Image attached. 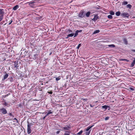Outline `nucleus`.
Here are the masks:
<instances>
[{
  "instance_id": "dca6fc26",
  "label": "nucleus",
  "mask_w": 135,
  "mask_h": 135,
  "mask_svg": "<svg viewBox=\"0 0 135 135\" xmlns=\"http://www.w3.org/2000/svg\"><path fill=\"white\" fill-rule=\"evenodd\" d=\"M70 127L68 126H66L65 127L63 128V129L64 130H68L69 128Z\"/></svg>"
},
{
  "instance_id": "6e6552de",
  "label": "nucleus",
  "mask_w": 135,
  "mask_h": 135,
  "mask_svg": "<svg viewBox=\"0 0 135 135\" xmlns=\"http://www.w3.org/2000/svg\"><path fill=\"white\" fill-rule=\"evenodd\" d=\"M35 3V2L33 1L31 2H29L28 3L29 5L31 7H33L34 5V3Z\"/></svg>"
},
{
  "instance_id": "58836bf2",
  "label": "nucleus",
  "mask_w": 135,
  "mask_h": 135,
  "mask_svg": "<svg viewBox=\"0 0 135 135\" xmlns=\"http://www.w3.org/2000/svg\"><path fill=\"white\" fill-rule=\"evenodd\" d=\"M48 92L50 94H52V91H48Z\"/></svg>"
},
{
  "instance_id": "79ce46f5",
  "label": "nucleus",
  "mask_w": 135,
  "mask_h": 135,
  "mask_svg": "<svg viewBox=\"0 0 135 135\" xmlns=\"http://www.w3.org/2000/svg\"><path fill=\"white\" fill-rule=\"evenodd\" d=\"M90 107L92 108L94 106V105H92L91 104H90Z\"/></svg>"
},
{
  "instance_id": "49530a36",
  "label": "nucleus",
  "mask_w": 135,
  "mask_h": 135,
  "mask_svg": "<svg viewBox=\"0 0 135 135\" xmlns=\"http://www.w3.org/2000/svg\"><path fill=\"white\" fill-rule=\"evenodd\" d=\"M83 99L85 101H86L87 100V99Z\"/></svg>"
},
{
  "instance_id": "cd10ccee",
  "label": "nucleus",
  "mask_w": 135,
  "mask_h": 135,
  "mask_svg": "<svg viewBox=\"0 0 135 135\" xmlns=\"http://www.w3.org/2000/svg\"><path fill=\"white\" fill-rule=\"evenodd\" d=\"M90 131H86V132L85 135H89L90 132Z\"/></svg>"
},
{
  "instance_id": "8fccbe9b",
  "label": "nucleus",
  "mask_w": 135,
  "mask_h": 135,
  "mask_svg": "<svg viewBox=\"0 0 135 135\" xmlns=\"http://www.w3.org/2000/svg\"><path fill=\"white\" fill-rule=\"evenodd\" d=\"M21 133H21V132H20V135H22L21 134Z\"/></svg>"
},
{
  "instance_id": "09e8293b",
  "label": "nucleus",
  "mask_w": 135,
  "mask_h": 135,
  "mask_svg": "<svg viewBox=\"0 0 135 135\" xmlns=\"http://www.w3.org/2000/svg\"><path fill=\"white\" fill-rule=\"evenodd\" d=\"M132 51H133L135 52V50H133Z\"/></svg>"
},
{
  "instance_id": "4468645a",
  "label": "nucleus",
  "mask_w": 135,
  "mask_h": 135,
  "mask_svg": "<svg viewBox=\"0 0 135 135\" xmlns=\"http://www.w3.org/2000/svg\"><path fill=\"white\" fill-rule=\"evenodd\" d=\"M19 8V6L18 5H16L13 7V9L14 10H16Z\"/></svg>"
},
{
  "instance_id": "4c0bfd02",
  "label": "nucleus",
  "mask_w": 135,
  "mask_h": 135,
  "mask_svg": "<svg viewBox=\"0 0 135 135\" xmlns=\"http://www.w3.org/2000/svg\"><path fill=\"white\" fill-rule=\"evenodd\" d=\"M60 78H56V81H58L60 80Z\"/></svg>"
},
{
  "instance_id": "a19ab883",
  "label": "nucleus",
  "mask_w": 135,
  "mask_h": 135,
  "mask_svg": "<svg viewBox=\"0 0 135 135\" xmlns=\"http://www.w3.org/2000/svg\"><path fill=\"white\" fill-rule=\"evenodd\" d=\"M77 32H82V31L81 30H77Z\"/></svg>"
},
{
  "instance_id": "ddd939ff",
  "label": "nucleus",
  "mask_w": 135,
  "mask_h": 135,
  "mask_svg": "<svg viewBox=\"0 0 135 135\" xmlns=\"http://www.w3.org/2000/svg\"><path fill=\"white\" fill-rule=\"evenodd\" d=\"M102 107V108L105 109V110L107 109L108 108H109L108 106L106 105L103 106Z\"/></svg>"
},
{
  "instance_id": "473e14b6",
  "label": "nucleus",
  "mask_w": 135,
  "mask_h": 135,
  "mask_svg": "<svg viewBox=\"0 0 135 135\" xmlns=\"http://www.w3.org/2000/svg\"><path fill=\"white\" fill-rule=\"evenodd\" d=\"M81 46V44H79L77 47V49H78Z\"/></svg>"
},
{
  "instance_id": "37998d69",
  "label": "nucleus",
  "mask_w": 135,
  "mask_h": 135,
  "mask_svg": "<svg viewBox=\"0 0 135 135\" xmlns=\"http://www.w3.org/2000/svg\"><path fill=\"white\" fill-rule=\"evenodd\" d=\"M60 132V131H57L56 132L57 134H58Z\"/></svg>"
},
{
  "instance_id": "2eb2a0df",
  "label": "nucleus",
  "mask_w": 135,
  "mask_h": 135,
  "mask_svg": "<svg viewBox=\"0 0 135 135\" xmlns=\"http://www.w3.org/2000/svg\"><path fill=\"white\" fill-rule=\"evenodd\" d=\"M119 60L120 61H127V62H128L129 61V60H127L126 59H119Z\"/></svg>"
},
{
  "instance_id": "5701e85b",
  "label": "nucleus",
  "mask_w": 135,
  "mask_h": 135,
  "mask_svg": "<svg viewBox=\"0 0 135 135\" xmlns=\"http://www.w3.org/2000/svg\"><path fill=\"white\" fill-rule=\"evenodd\" d=\"M123 41L124 43L125 44H127L128 42H127V41L126 39L125 38L124 39Z\"/></svg>"
},
{
  "instance_id": "f3484780",
  "label": "nucleus",
  "mask_w": 135,
  "mask_h": 135,
  "mask_svg": "<svg viewBox=\"0 0 135 135\" xmlns=\"http://www.w3.org/2000/svg\"><path fill=\"white\" fill-rule=\"evenodd\" d=\"M93 126H89V127H88L87 128H86V131H88L89 130V129H90L92 127H93Z\"/></svg>"
},
{
  "instance_id": "7ed1b4c3",
  "label": "nucleus",
  "mask_w": 135,
  "mask_h": 135,
  "mask_svg": "<svg viewBox=\"0 0 135 135\" xmlns=\"http://www.w3.org/2000/svg\"><path fill=\"white\" fill-rule=\"evenodd\" d=\"M31 126V125L28 124L27 125V133L28 134L30 133L31 132V129L30 127Z\"/></svg>"
},
{
  "instance_id": "39448f33",
  "label": "nucleus",
  "mask_w": 135,
  "mask_h": 135,
  "mask_svg": "<svg viewBox=\"0 0 135 135\" xmlns=\"http://www.w3.org/2000/svg\"><path fill=\"white\" fill-rule=\"evenodd\" d=\"M47 111L48 112H44L42 113L43 114L47 113L46 115V116H47L48 115H49L50 114H52L53 113V112H52L51 110H48Z\"/></svg>"
},
{
  "instance_id": "f03ea898",
  "label": "nucleus",
  "mask_w": 135,
  "mask_h": 135,
  "mask_svg": "<svg viewBox=\"0 0 135 135\" xmlns=\"http://www.w3.org/2000/svg\"><path fill=\"white\" fill-rule=\"evenodd\" d=\"M121 16L123 17H126L128 18L129 16V15L128 13L124 12L121 14Z\"/></svg>"
},
{
  "instance_id": "c85d7f7f",
  "label": "nucleus",
  "mask_w": 135,
  "mask_h": 135,
  "mask_svg": "<svg viewBox=\"0 0 135 135\" xmlns=\"http://www.w3.org/2000/svg\"><path fill=\"white\" fill-rule=\"evenodd\" d=\"M128 4V2L127 1H124L123 2L122 4L124 5H126Z\"/></svg>"
},
{
  "instance_id": "603ef678",
  "label": "nucleus",
  "mask_w": 135,
  "mask_h": 135,
  "mask_svg": "<svg viewBox=\"0 0 135 135\" xmlns=\"http://www.w3.org/2000/svg\"><path fill=\"white\" fill-rule=\"evenodd\" d=\"M108 135H112L111 134L109 133L108 134Z\"/></svg>"
},
{
  "instance_id": "f257e3e1",
  "label": "nucleus",
  "mask_w": 135,
  "mask_h": 135,
  "mask_svg": "<svg viewBox=\"0 0 135 135\" xmlns=\"http://www.w3.org/2000/svg\"><path fill=\"white\" fill-rule=\"evenodd\" d=\"M79 17L80 18H83L85 16V13L83 10H81L79 14Z\"/></svg>"
},
{
  "instance_id": "c9c22d12",
  "label": "nucleus",
  "mask_w": 135,
  "mask_h": 135,
  "mask_svg": "<svg viewBox=\"0 0 135 135\" xmlns=\"http://www.w3.org/2000/svg\"><path fill=\"white\" fill-rule=\"evenodd\" d=\"M95 74H99L98 76H96V77H99V72H97L96 73H95Z\"/></svg>"
},
{
  "instance_id": "2f4dec72",
  "label": "nucleus",
  "mask_w": 135,
  "mask_h": 135,
  "mask_svg": "<svg viewBox=\"0 0 135 135\" xmlns=\"http://www.w3.org/2000/svg\"><path fill=\"white\" fill-rule=\"evenodd\" d=\"M3 104L6 106H7L8 104L6 102H5L4 103H3Z\"/></svg>"
},
{
  "instance_id": "f704fd0d",
  "label": "nucleus",
  "mask_w": 135,
  "mask_h": 135,
  "mask_svg": "<svg viewBox=\"0 0 135 135\" xmlns=\"http://www.w3.org/2000/svg\"><path fill=\"white\" fill-rule=\"evenodd\" d=\"M109 117H107L105 118V120H107L109 119Z\"/></svg>"
},
{
  "instance_id": "864d4df0",
  "label": "nucleus",
  "mask_w": 135,
  "mask_h": 135,
  "mask_svg": "<svg viewBox=\"0 0 135 135\" xmlns=\"http://www.w3.org/2000/svg\"><path fill=\"white\" fill-rule=\"evenodd\" d=\"M15 67H17L16 65L15 66Z\"/></svg>"
},
{
  "instance_id": "72a5a7b5",
  "label": "nucleus",
  "mask_w": 135,
  "mask_h": 135,
  "mask_svg": "<svg viewBox=\"0 0 135 135\" xmlns=\"http://www.w3.org/2000/svg\"><path fill=\"white\" fill-rule=\"evenodd\" d=\"M8 114L11 116H12L13 117H14L13 115H12V113H9Z\"/></svg>"
},
{
  "instance_id": "c03bdc74",
  "label": "nucleus",
  "mask_w": 135,
  "mask_h": 135,
  "mask_svg": "<svg viewBox=\"0 0 135 135\" xmlns=\"http://www.w3.org/2000/svg\"><path fill=\"white\" fill-rule=\"evenodd\" d=\"M69 33H71L72 32V31L71 30H69Z\"/></svg>"
},
{
  "instance_id": "393cba45",
  "label": "nucleus",
  "mask_w": 135,
  "mask_h": 135,
  "mask_svg": "<svg viewBox=\"0 0 135 135\" xmlns=\"http://www.w3.org/2000/svg\"><path fill=\"white\" fill-rule=\"evenodd\" d=\"M78 32H77V31H76L74 35V37H76L78 35Z\"/></svg>"
},
{
  "instance_id": "4be33fe9",
  "label": "nucleus",
  "mask_w": 135,
  "mask_h": 135,
  "mask_svg": "<svg viewBox=\"0 0 135 135\" xmlns=\"http://www.w3.org/2000/svg\"><path fill=\"white\" fill-rule=\"evenodd\" d=\"M120 11H118L117 12L115 13V15H116L117 16H119L120 15Z\"/></svg>"
},
{
  "instance_id": "aec40b11",
  "label": "nucleus",
  "mask_w": 135,
  "mask_h": 135,
  "mask_svg": "<svg viewBox=\"0 0 135 135\" xmlns=\"http://www.w3.org/2000/svg\"><path fill=\"white\" fill-rule=\"evenodd\" d=\"M65 133L64 134V135H70L69 132L67 131H65Z\"/></svg>"
},
{
  "instance_id": "7c9ffc66",
  "label": "nucleus",
  "mask_w": 135,
  "mask_h": 135,
  "mask_svg": "<svg viewBox=\"0 0 135 135\" xmlns=\"http://www.w3.org/2000/svg\"><path fill=\"white\" fill-rule=\"evenodd\" d=\"M3 18V16H0V21H1Z\"/></svg>"
},
{
  "instance_id": "6e6d98bb",
  "label": "nucleus",
  "mask_w": 135,
  "mask_h": 135,
  "mask_svg": "<svg viewBox=\"0 0 135 135\" xmlns=\"http://www.w3.org/2000/svg\"><path fill=\"white\" fill-rule=\"evenodd\" d=\"M12 81V80H11V81Z\"/></svg>"
},
{
  "instance_id": "5fc2aeb1",
  "label": "nucleus",
  "mask_w": 135,
  "mask_h": 135,
  "mask_svg": "<svg viewBox=\"0 0 135 135\" xmlns=\"http://www.w3.org/2000/svg\"><path fill=\"white\" fill-rule=\"evenodd\" d=\"M12 81V80H11V81Z\"/></svg>"
},
{
  "instance_id": "f8f14e48",
  "label": "nucleus",
  "mask_w": 135,
  "mask_h": 135,
  "mask_svg": "<svg viewBox=\"0 0 135 135\" xmlns=\"http://www.w3.org/2000/svg\"><path fill=\"white\" fill-rule=\"evenodd\" d=\"M90 11H89L87 12L86 14L85 13V15H86V17H88L90 15Z\"/></svg>"
},
{
  "instance_id": "b1692460",
  "label": "nucleus",
  "mask_w": 135,
  "mask_h": 135,
  "mask_svg": "<svg viewBox=\"0 0 135 135\" xmlns=\"http://www.w3.org/2000/svg\"><path fill=\"white\" fill-rule=\"evenodd\" d=\"M83 132V131L82 130H81L80 132L77 133L76 134L77 135H81V134H82Z\"/></svg>"
},
{
  "instance_id": "a18cd8bd",
  "label": "nucleus",
  "mask_w": 135,
  "mask_h": 135,
  "mask_svg": "<svg viewBox=\"0 0 135 135\" xmlns=\"http://www.w3.org/2000/svg\"><path fill=\"white\" fill-rule=\"evenodd\" d=\"M47 116H46V115L45 117H44V118H43V120H44L46 118V117Z\"/></svg>"
},
{
  "instance_id": "ea45409f",
  "label": "nucleus",
  "mask_w": 135,
  "mask_h": 135,
  "mask_svg": "<svg viewBox=\"0 0 135 135\" xmlns=\"http://www.w3.org/2000/svg\"><path fill=\"white\" fill-rule=\"evenodd\" d=\"M14 120H16V121H17V123L18 122V120L16 118H15L14 119Z\"/></svg>"
},
{
  "instance_id": "a211bd4d",
  "label": "nucleus",
  "mask_w": 135,
  "mask_h": 135,
  "mask_svg": "<svg viewBox=\"0 0 135 135\" xmlns=\"http://www.w3.org/2000/svg\"><path fill=\"white\" fill-rule=\"evenodd\" d=\"M100 32V30H97L94 31L93 32V34H95L96 33H97L99 32Z\"/></svg>"
},
{
  "instance_id": "20e7f679",
  "label": "nucleus",
  "mask_w": 135,
  "mask_h": 135,
  "mask_svg": "<svg viewBox=\"0 0 135 135\" xmlns=\"http://www.w3.org/2000/svg\"><path fill=\"white\" fill-rule=\"evenodd\" d=\"M1 111L2 113L4 114H6L7 113L6 110L4 108H2L1 109Z\"/></svg>"
},
{
  "instance_id": "412c9836",
  "label": "nucleus",
  "mask_w": 135,
  "mask_h": 135,
  "mask_svg": "<svg viewBox=\"0 0 135 135\" xmlns=\"http://www.w3.org/2000/svg\"><path fill=\"white\" fill-rule=\"evenodd\" d=\"M8 75L7 74H6L4 76V80L6 79L8 76Z\"/></svg>"
},
{
  "instance_id": "bb28decb",
  "label": "nucleus",
  "mask_w": 135,
  "mask_h": 135,
  "mask_svg": "<svg viewBox=\"0 0 135 135\" xmlns=\"http://www.w3.org/2000/svg\"><path fill=\"white\" fill-rule=\"evenodd\" d=\"M109 13L111 15H114V12L112 11H110Z\"/></svg>"
},
{
  "instance_id": "6ab92c4d",
  "label": "nucleus",
  "mask_w": 135,
  "mask_h": 135,
  "mask_svg": "<svg viewBox=\"0 0 135 135\" xmlns=\"http://www.w3.org/2000/svg\"><path fill=\"white\" fill-rule=\"evenodd\" d=\"M108 46L109 47H114L115 46V45L114 44L109 45H108Z\"/></svg>"
},
{
  "instance_id": "1a4fd4ad",
  "label": "nucleus",
  "mask_w": 135,
  "mask_h": 135,
  "mask_svg": "<svg viewBox=\"0 0 135 135\" xmlns=\"http://www.w3.org/2000/svg\"><path fill=\"white\" fill-rule=\"evenodd\" d=\"M133 58L134 59V60H133V62L132 63V64L130 66V67H133L134 66L135 64V58Z\"/></svg>"
},
{
  "instance_id": "c756f323",
  "label": "nucleus",
  "mask_w": 135,
  "mask_h": 135,
  "mask_svg": "<svg viewBox=\"0 0 135 135\" xmlns=\"http://www.w3.org/2000/svg\"><path fill=\"white\" fill-rule=\"evenodd\" d=\"M108 18L109 19H112V16L111 15H109L108 16Z\"/></svg>"
},
{
  "instance_id": "9b49d317",
  "label": "nucleus",
  "mask_w": 135,
  "mask_h": 135,
  "mask_svg": "<svg viewBox=\"0 0 135 135\" xmlns=\"http://www.w3.org/2000/svg\"><path fill=\"white\" fill-rule=\"evenodd\" d=\"M33 59L34 60L37 59H38L37 55L36 54H35L33 55Z\"/></svg>"
},
{
  "instance_id": "423d86ee",
  "label": "nucleus",
  "mask_w": 135,
  "mask_h": 135,
  "mask_svg": "<svg viewBox=\"0 0 135 135\" xmlns=\"http://www.w3.org/2000/svg\"><path fill=\"white\" fill-rule=\"evenodd\" d=\"M5 13L4 10L3 9H0V15L3 16Z\"/></svg>"
},
{
  "instance_id": "3c124183",
  "label": "nucleus",
  "mask_w": 135,
  "mask_h": 135,
  "mask_svg": "<svg viewBox=\"0 0 135 135\" xmlns=\"http://www.w3.org/2000/svg\"><path fill=\"white\" fill-rule=\"evenodd\" d=\"M51 54H52L51 52L50 53V54H49V55H51Z\"/></svg>"
},
{
  "instance_id": "de8ad7c7",
  "label": "nucleus",
  "mask_w": 135,
  "mask_h": 135,
  "mask_svg": "<svg viewBox=\"0 0 135 135\" xmlns=\"http://www.w3.org/2000/svg\"><path fill=\"white\" fill-rule=\"evenodd\" d=\"M130 89L132 90H134V89L132 88H130Z\"/></svg>"
},
{
  "instance_id": "a878e982",
  "label": "nucleus",
  "mask_w": 135,
  "mask_h": 135,
  "mask_svg": "<svg viewBox=\"0 0 135 135\" xmlns=\"http://www.w3.org/2000/svg\"><path fill=\"white\" fill-rule=\"evenodd\" d=\"M127 8H128L129 9H130L132 7V6L130 4H128L127 5Z\"/></svg>"
},
{
  "instance_id": "0eeeda50",
  "label": "nucleus",
  "mask_w": 135,
  "mask_h": 135,
  "mask_svg": "<svg viewBox=\"0 0 135 135\" xmlns=\"http://www.w3.org/2000/svg\"><path fill=\"white\" fill-rule=\"evenodd\" d=\"M99 18V17L97 15H95L94 16V18L92 19V20L93 21H96L97 20V19Z\"/></svg>"
},
{
  "instance_id": "e433bc0d",
  "label": "nucleus",
  "mask_w": 135,
  "mask_h": 135,
  "mask_svg": "<svg viewBox=\"0 0 135 135\" xmlns=\"http://www.w3.org/2000/svg\"><path fill=\"white\" fill-rule=\"evenodd\" d=\"M12 22V20H11L10 21L9 23L8 24L9 25L11 24Z\"/></svg>"
},
{
  "instance_id": "9d476101",
  "label": "nucleus",
  "mask_w": 135,
  "mask_h": 135,
  "mask_svg": "<svg viewBox=\"0 0 135 135\" xmlns=\"http://www.w3.org/2000/svg\"><path fill=\"white\" fill-rule=\"evenodd\" d=\"M74 35V33H71L70 34L67 35L66 38H68L69 37H73Z\"/></svg>"
}]
</instances>
